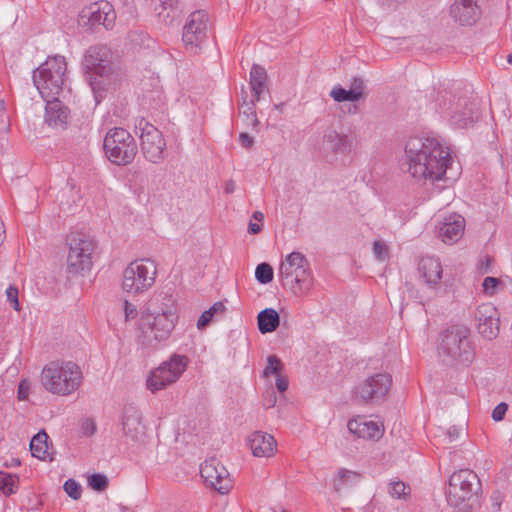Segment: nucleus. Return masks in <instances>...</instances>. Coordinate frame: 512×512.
I'll return each mask as SVG.
<instances>
[{
    "label": "nucleus",
    "instance_id": "obj_31",
    "mask_svg": "<svg viewBox=\"0 0 512 512\" xmlns=\"http://www.w3.org/2000/svg\"><path fill=\"white\" fill-rule=\"evenodd\" d=\"M48 435L45 431L38 432L30 441V451L33 457L44 460L48 450Z\"/></svg>",
    "mask_w": 512,
    "mask_h": 512
},
{
    "label": "nucleus",
    "instance_id": "obj_48",
    "mask_svg": "<svg viewBox=\"0 0 512 512\" xmlns=\"http://www.w3.org/2000/svg\"><path fill=\"white\" fill-rule=\"evenodd\" d=\"M277 401L276 394L273 390L268 391L263 399V406L265 409H269L275 406Z\"/></svg>",
    "mask_w": 512,
    "mask_h": 512
},
{
    "label": "nucleus",
    "instance_id": "obj_18",
    "mask_svg": "<svg viewBox=\"0 0 512 512\" xmlns=\"http://www.w3.org/2000/svg\"><path fill=\"white\" fill-rule=\"evenodd\" d=\"M200 474L205 483L220 494L230 491L231 481L226 468L215 458L206 460L200 466Z\"/></svg>",
    "mask_w": 512,
    "mask_h": 512
},
{
    "label": "nucleus",
    "instance_id": "obj_14",
    "mask_svg": "<svg viewBox=\"0 0 512 512\" xmlns=\"http://www.w3.org/2000/svg\"><path fill=\"white\" fill-rule=\"evenodd\" d=\"M135 127L141 131V150L144 157L151 163H160L164 159L166 148L161 131L144 118L139 119Z\"/></svg>",
    "mask_w": 512,
    "mask_h": 512
},
{
    "label": "nucleus",
    "instance_id": "obj_44",
    "mask_svg": "<svg viewBox=\"0 0 512 512\" xmlns=\"http://www.w3.org/2000/svg\"><path fill=\"white\" fill-rule=\"evenodd\" d=\"M364 88L365 83L361 77H354L352 79L350 89L351 91H354V93L359 94V99H361L364 96Z\"/></svg>",
    "mask_w": 512,
    "mask_h": 512
},
{
    "label": "nucleus",
    "instance_id": "obj_35",
    "mask_svg": "<svg viewBox=\"0 0 512 512\" xmlns=\"http://www.w3.org/2000/svg\"><path fill=\"white\" fill-rule=\"evenodd\" d=\"M274 271L270 264L263 262L255 269V278L260 284H268L273 280Z\"/></svg>",
    "mask_w": 512,
    "mask_h": 512
},
{
    "label": "nucleus",
    "instance_id": "obj_17",
    "mask_svg": "<svg viewBox=\"0 0 512 512\" xmlns=\"http://www.w3.org/2000/svg\"><path fill=\"white\" fill-rule=\"evenodd\" d=\"M391 384L392 378L389 374H374L358 385L355 397L363 403L380 401L388 394Z\"/></svg>",
    "mask_w": 512,
    "mask_h": 512
},
{
    "label": "nucleus",
    "instance_id": "obj_22",
    "mask_svg": "<svg viewBox=\"0 0 512 512\" xmlns=\"http://www.w3.org/2000/svg\"><path fill=\"white\" fill-rule=\"evenodd\" d=\"M465 228V219L458 214L450 215L445 218L444 223L439 229V235L445 243H454L458 241Z\"/></svg>",
    "mask_w": 512,
    "mask_h": 512
},
{
    "label": "nucleus",
    "instance_id": "obj_52",
    "mask_svg": "<svg viewBox=\"0 0 512 512\" xmlns=\"http://www.w3.org/2000/svg\"><path fill=\"white\" fill-rule=\"evenodd\" d=\"M276 387L280 392H284L288 388V380L280 375L276 378Z\"/></svg>",
    "mask_w": 512,
    "mask_h": 512
},
{
    "label": "nucleus",
    "instance_id": "obj_11",
    "mask_svg": "<svg viewBox=\"0 0 512 512\" xmlns=\"http://www.w3.org/2000/svg\"><path fill=\"white\" fill-rule=\"evenodd\" d=\"M157 267L150 259H140L131 262L123 272V290L140 294L148 290L155 282Z\"/></svg>",
    "mask_w": 512,
    "mask_h": 512
},
{
    "label": "nucleus",
    "instance_id": "obj_51",
    "mask_svg": "<svg viewBox=\"0 0 512 512\" xmlns=\"http://www.w3.org/2000/svg\"><path fill=\"white\" fill-rule=\"evenodd\" d=\"M239 140L244 148H251L254 144V138L245 132L239 135Z\"/></svg>",
    "mask_w": 512,
    "mask_h": 512
},
{
    "label": "nucleus",
    "instance_id": "obj_42",
    "mask_svg": "<svg viewBox=\"0 0 512 512\" xmlns=\"http://www.w3.org/2000/svg\"><path fill=\"white\" fill-rule=\"evenodd\" d=\"M499 283V279L495 277H486L482 283L483 291L486 294L492 295L494 294Z\"/></svg>",
    "mask_w": 512,
    "mask_h": 512
},
{
    "label": "nucleus",
    "instance_id": "obj_43",
    "mask_svg": "<svg viewBox=\"0 0 512 512\" xmlns=\"http://www.w3.org/2000/svg\"><path fill=\"white\" fill-rule=\"evenodd\" d=\"M6 295L8 301L13 305V308L16 311L20 310L19 301H18V289L14 286H9L6 290Z\"/></svg>",
    "mask_w": 512,
    "mask_h": 512
},
{
    "label": "nucleus",
    "instance_id": "obj_25",
    "mask_svg": "<svg viewBox=\"0 0 512 512\" xmlns=\"http://www.w3.org/2000/svg\"><path fill=\"white\" fill-rule=\"evenodd\" d=\"M418 270L430 287L436 286L442 278L441 263L434 257H423L419 262Z\"/></svg>",
    "mask_w": 512,
    "mask_h": 512
},
{
    "label": "nucleus",
    "instance_id": "obj_34",
    "mask_svg": "<svg viewBox=\"0 0 512 512\" xmlns=\"http://www.w3.org/2000/svg\"><path fill=\"white\" fill-rule=\"evenodd\" d=\"M330 96L334 99L336 102H356L359 100V94L354 93V91H351V89H344L340 85L335 86L331 92Z\"/></svg>",
    "mask_w": 512,
    "mask_h": 512
},
{
    "label": "nucleus",
    "instance_id": "obj_20",
    "mask_svg": "<svg viewBox=\"0 0 512 512\" xmlns=\"http://www.w3.org/2000/svg\"><path fill=\"white\" fill-rule=\"evenodd\" d=\"M450 15L461 26L474 25L481 16L476 0H455L450 7Z\"/></svg>",
    "mask_w": 512,
    "mask_h": 512
},
{
    "label": "nucleus",
    "instance_id": "obj_57",
    "mask_svg": "<svg viewBox=\"0 0 512 512\" xmlns=\"http://www.w3.org/2000/svg\"><path fill=\"white\" fill-rule=\"evenodd\" d=\"M4 239H5L4 223L2 220H0V245L3 243Z\"/></svg>",
    "mask_w": 512,
    "mask_h": 512
},
{
    "label": "nucleus",
    "instance_id": "obj_3",
    "mask_svg": "<svg viewBox=\"0 0 512 512\" xmlns=\"http://www.w3.org/2000/svg\"><path fill=\"white\" fill-rule=\"evenodd\" d=\"M82 66L94 94L95 102L99 103L104 97V92L110 85V79L114 74L110 48L104 44L90 46L85 51Z\"/></svg>",
    "mask_w": 512,
    "mask_h": 512
},
{
    "label": "nucleus",
    "instance_id": "obj_58",
    "mask_svg": "<svg viewBox=\"0 0 512 512\" xmlns=\"http://www.w3.org/2000/svg\"><path fill=\"white\" fill-rule=\"evenodd\" d=\"M252 217L257 221H262L264 219V214L260 211H256L253 213Z\"/></svg>",
    "mask_w": 512,
    "mask_h": 512
},
{
    "label": "nucleus",
    "instance_id": "obj_19",
    "mask_svg": "<svg viewBox=\"0 0 512 512\" xmlns=\"http://www.w3.org/2000/svg\"><path fill=\"white\" fill-rule=\"evenodd\" d=\"M474 317L479 334L489 340L497 337L499 333V313L493 304L484 303L479 305Z\"/></svg>",
    "mask_w": 512,
    "mask_h": 512
},
{
    "label": "nucleus",
    "instance_id": "obj_33",
    "mask_svg": "<svg viewBox=\"0 0 512 512\" xmlns=\"http://www.w3.org/2000/svg\"><path fill=\"white\" fill-rule=\"evenodd\" d=\"M255 99L247 102L246 98H243V103L241 105V113L245 117V121L247 125H251L253 128H257L259 125V120L257 118V114L255 111Z\"/></svg>",
    "mask_w": 512,
    "mask_h": 512
},
{
    "label": "nucleus",
    "instance_id": "obj_53",
    "mask_svg": "<svg viewBox=\"0 0 512 512\" xmlns=\"http://www.w3.org/2000/svg\"><path fill=\"white\" fill-rule=\"evenodd\" d=\"M490 262H491V259L489 257H486L485 261H481V263L479 265V270L481 273H487L489 271Z\"/></svg>",
    "mask_w": 512,
    "mask_h": 512
},
{
    "label": "nucleus",
    "instance_id": "obj_30",
    "mask_svg": "<svg viewBox=\"0 0 512 512\" xmlns=\"http://www.w3.org/2000/svg\"><path fill=\"white\" fill-rule=\"evenodd\" d=\"M106 7H109L108 3L104 4L103 9L97 4H93L81 12V18H86L91 27L101 24L104 25L108 15L104 10Z\"/></svg>",
    "mask_w": 512,
    "mask_h": 512
},
{
    "label": "nucleus",
    "instance_id": "obj_10",
    "mask_svg": "<svg viewBox=\"0 0 512 512\" xmlns=\"http://www.w3.org/2000/svg\"><path fill=\"white\" fill-rule=\"evenodd\" d=\"M188 364L186 355L173 354L169 360L150 371L146 380L147 389L152 393L166 389L181 377Z\"/></svg>",
    "mask_w": 512,
    "mask_h": 512
},
{
    "label": "nucleus",
    "instance_id": "obj_50",
    "mask_svg": "<svg viewBox=\"0 0 512 512\" xmlns=\"http://www.w3.org/2000/svg\"><path fill=\"white\" fill-rule=\"evenodd\" d=\"M83 434L86 436L93 435L96 431V426L93 420L87 419L82 424Z\"/></svg>",
    "mask_w": 512,
    "mask_h": 512
},
{
    "label": "nucleus",
    "instance_id": "obj_39",
    "mask_svg": "<svg viewBox=\"0 0 512 512\" xmlns=\"http://www.w3.org/2000/svg\"><path fill=\"white\" fill-rule=\"evenodd\" d=\"M64 491L69 497L74 500H78L81 497L82 488L81 485L74 479H68L65 481L63 486Z\"/></svg>",
    "mask_w": 512,
    "mask_h": 512
},
{
    "label": "nucleus",
    "instance_id": "obj_40",
    "mask_svg": "<svg viewBox=\"0 0 512 512\" xmlns=\"http://www.w3.org/2000/svg\"><path fill=\"white\" fill-rule=\"evenodd\" d=\"M407 486L402 481H392L389 484V494L396 499H405Z\"/></svg>",
    "mask_w": 512,
    "mask_h": 512
},
{
    "label": "nucleus",
    "instance_id": "obj_24",
    "mask_svg": "<svg viewBox=\"0 0 512 512\" xmlns=\"http://www.w3.org/2000/svg\"><path fill=\"white\" fill-rule=\"evenodd\" d=\"M323 145L325 149L333 153H350L354 147V141L345 134H340L335 130H327L323 136Z\"/></svg>",
    "mask_w": 512,
    "mask_h": 512
},
{
    "label": "nucleus",
    "instance_id": "obj_29",
    "mask_svg": "<svg viewBox=\"0 0 512 512\" xmlns=\"http://www.w3.org/2000/svg\"><path fill=\"white\" fill-rule=\"evenodd\" d=\"M361 478L362 475L357 471L339 468L332 481L333 489L335 492L340 493L343 488L351 487L359 483Z\"/></svg>",
    "mask_w": 512,
    "mask_h": 512
},
{
    "label": "nucleus",
    "instance_id": "obj_26",
    "mask_svg": "<svg viewBox=\"0 0 512 512\" xmlns=\"http://www.w3.org/2000/svg\"><path fill=\"white\" fill-rule=\"evenodd\" d=\"M348 430L359 438L378 439L382 431L378 423L364 418L350 420L347 424Z\"/></svg>",
    "mask_w": 512,
    "mask_h": 512
},
{
    "label": "nucleus",
    "instance_id": "obj_8",
    "mask_svg": "<svg viewBox=\"0 0 512 512\" xmlns=\"http://www.w3.org/2000/svg\"><path fill=\"white\" fill-rule=\"evenodd\" d=\"M103 149L107 159L117 166L129 165L138 152L134 137L126 129L120 127L108 130L103 140Z\"/></svg>",
    "mask_w": 512,
    "mask_h": 512
},
{
    "label": "nucleus",
    "instance_id": "obj_5",
    "mask_svg": "<svg viewBox=\"0 0 512 512\" xmlns=\"http://www.w3.org/2000/svg\"><path fill=\"white\" fill-rule=\"evenodd\" d=\"M40 381L48 392L66 396L80 387L82 372L72 361H52L42 369Z\"/></svg>",
    "mask_w": 512,
    "mask_h": 512
},
{
    "label": "nucleus",
    "instance_id": "obj_38",
    "mask_svg": "<svg viewBox=\"0 0 512 512\" xmlns=\"http://www.w3.org/2000/svg\"><path fill=\"white\" fill-rule=\"evenodd\" d=\"M283 364L276 355H269L267 358V366L263 371V376L268 377L270 374H277L281 371Z\"/></svg>",
    "mask_w": 512,
    "mask_h": 512
},
{
    "label": "nucleus",
    "instance_id": "obj_36",
    "mask_svg": "<svg viewBox=\"0 0 512 512\" xmlns=\"http://www.w3.org/2000/svg\"><path fill=\"white\" fill-rule=\"evenodd\" d=\"M18 481V477L7 472L0 471V490L5 495L15 492L14 487Z\"/></svg>",
    "mask_w": 512,
    "mask_h": 512
},
{
    "label": "nucleus",
    "instance_id": "obj_16",
    "mask_svg": "<svg viewBox=\"0 0 512 512\" xmlns=\"http://www.w3.org/2000/svg\"><path fill=\"white\" fill-rule=\"evenodd\" d=\"M121 428L127 442L136 445L144 444L147 438V427L143 422V415L139 407L127 404L121 415Z\"/></svg>",
    "mask_w": 512,
    "mask_h": 512
},
{
    "label": "nucleus",
    "instance_id": "obj_6",
    "mask_svg": "<svg viewBox=\"0 0 512 512\" xmlns=\"http://www.w3.org/2000/svg\"><path fill=\"white\" fill-rule=\"evenodd\" d=\"M278 276L282 285L289 286L296 295L307 293L313 285L309 262L301 252L293 251L282 260Z\"/></svg>",
    "mask_w": 512,
    "mask_h": 512
},
{
    "label": "nucleus",
    "instance_id": "obj_23",
    "mask_svg": "<svg viewBox=\"0 0 512 512\" xmlns=\"http://www.w3.org/2000/svg\"><path fill=\"white\" fill-rule=\"evenodd\" d=\"M144 312L154 315L157 312L161 316L162 314L168 315L169 313L171 315L169 318L178 320L176 301L171 295L166 293H161L151 298Z\"/></svg>",
    "mask_w": 512,
    "mask_h": 512
},
{
    "label": "nucleus",
    "instance_id": "obj_9",
    "mask_svg": "<svg viewBox=\"0 0 512 512\" xmlns=\"http://www.w3.org/2000/svg\"><path fill=\"white\" fill-rule=\"evenodd\" d=\"M441 112L449 117L455 128H467L479 119V104L476 100L458 98L454 101L448 92H444L437 99Z\"/></svg>",
    "mask_w": 512,
    "mask_h": 512
},
{
    "label": "nucleus",
    "instance_id": "obj_54",
    "mask_svg": "<svg viewBox=\"0 0 512 512\" xmlns=\"http://www.w3.org/2000/svg\"><path fill=\"white\" fill-rule=\"evenodd\" d=\"M262 227L257 224V223H253L252 221H250L249 223V227H248V232L250 234H257L261 231Z\"/></svg>",
    "mask_w": 512,
    "mask_h": 512
},
{
    "label": "nucleus",
    "instance_id": "obj_32",
    "mask_svg": "<svg viewBox=\"0 0 512 512\" xmlns=\"http://www.w3.org/2000/svg\"><path fill=\"white\" fill-rule=\"evenodd\" d=\"M226 311V307L222 302L214 303L208 310L204 311L197 321V328L204 329L212 321L215 315H223Z\"/></svg>",
    "mask_w": 512,
    "mask_h": 512
},
{
    "label": "nucleus",
    "instance_id": "obj_27",
    "mask_svg": "<svg viewBox=\"0 0 512 512\" xmlns=\"http://www.w3.org/2000/svg\"><path fill=\"white\" fill-rule=\"evenodd\" d=\"M250 86L253 94V99L259 101L261 95L268 91L267 89V72L257 64H254L250 71Z\"/></svg>",
    "mask_w": 512,
    "mask_h": 512
},
{
    "label": "nucleus",
    "instance_id": "obj_59",
    "mask_svg": "<svg viewBox=\"0 0 512 512\" xmlns=\"http://www.w3.org/2000/svg\"><path fill=\"white\" fill-rule=\"evenodd\" d=\"M507 62L512 64V53L507 56Z\"/></svg>",
    "mask_w": 512,
    "mask_h": 512
},
{
    "label": "nucleus",
    "instance_id": "obj_28",
    "mask_svg": "<svg viewBox=\"0 0 512 512\" xmlns=\"http://www.w3.org/2000/svg\"><path fill=\"white\" fill-rule=\"evenodd\" d=\"M258 329L262 334L274 332L280 325V315L273 308H266L257 316Z\"/></svg>",
    "mask_w": 512,
    "mask_h": 512
},
{
    "label": "nucleus",
    "instance_id": "obj_45",
    "mask_svg": "<svg viewBox=\"0 0 512 512\" xmlns=\"http://www.w3.org/2000/svg\"><path fill=\"white\" fill-rule=\"evenodd\" d=\"M508 409V405L505 402L499 403L492 411V418L494 421H501Z\"/></svg>",
    "mask_w": 512,
    "mask_h": 512
},
{
    "label": "nucleus",
    "instance_id": "obj_56",
    "mask_svg": "<svg viewBox=\"0 0 512 512\" xmlns=\"http://www.w3.org/2000/svg\"><path fill=\"white\" fill-rule=\"evenodd\" d=\"M173 0H161L160 6L162 7V10H166L168 8L172 9Z\"/></svg>",
    "mask_w": 512,
    "mask_h": 512
},
{
    "label": "nucleus",
    "instance_id": "obj_47",
    "mask_svg": "<svg viewBox=\"0 0 512 512\" xmlns=\"http://www.w3.org/2000/svg\"><path fill=\"white\" fill-rule=\"evenodd\" d=\"M124 312L126 321L136 318L138 314L136 306L128 301L124 303Z\"/></svg>",
    "mask_w": 512,
    "mask_h": 512
},
{
    "label": "nucleus",
    "instance_id": "obj_37",
    "mask_svg": "<svg viewBox=\"0 0 512 512\" xmlns=\"http://www.w3.org/2000/svg\"><path fill=\"white\" fill-rule=\"evenodd\" d=\"M109 480L106 475L93 473L88 477V485L97 492H103L107 489Z\"/></svg>",
    "mask_w": 512,
    "mask_h": 512
},
{
    "label": "nucleus",
    "instance_id": "obj_7",
    "mask_svg": "<svg viewBox=\"0 0 512 512\" xmlns=\"http://www.w3.org/2000/svg\"><path fill=\"white\" fill-rule=\"evenodd\" d=\"M169 313L156 315L142 312L138 323L137 341L144 348L155 349L167 341L177 323V319L169 318Z\"/></svg>",
    "mask_w": 512,
    "mask_h": 512
},
{
    "label": "nucleus",
    "instance_id": "obj_2",
    "mask_svg": "<svg viewBox=\"0 0 512 512\" xmlns=\"http://www.w3.org/2000/svg\"><path fill=\"white\" fill-rule=\"evenodd\" d=\"M67 70L65 57L56 55L33 71V83L46 101L45 123L57 130L67 127L70 110L58 98L63 91Z\"/></svg>",
    "mask_w": 512,
    "mask_h": 512
},
{
    "label": "nucleus",
    "instance_id": "obj_55",
    "mask_svg": "<svg viewBox=\"0 0 512 512\" xmlns=\"http://www.w3.org/2000/svg\"><path fill=\"white\" fill-rule=\"evenodd\" d=\"M235 188H236V185H235V182L233 180H228L225 183L224 190H225V192L227 194H232L235 191Z\"/></svg>",
    "mask_w": 512,
    "mask_h": 512
},
{
    "label": "nucleus",
    "instance_id": "obj_15",
    "mask_svg": "<svg viewBox=\"0 0 512 512\" xmlns=\"http://www.w3.org/2000/svg\"><path fill=\"white\" fill-rule=\"evenodd\" d=\"M208 14L198 10L191 13L183 27L182 41L186 50L198 53L207 38Z\"/></svg>",
    "mask_w": 512,
    "mask_h": 512
},
{
    "label": "nucleus",
    "instance_id": "obj_4",
    "mask_svg": "<svg viewBox=\"0 0 512 512\" xmlns=\"http://www.w3.org/2000/svg\"><path fill=\"white\" fill-rule=\"evenodd\" d=\"M438 350L444 362L470 366L476 356L471 330L461 324L446 328L440 335Z\"/></svg>",
    "mask_w": 512,
    "mask_h": 512
},
{
    "label": "nucleus",
    "instance_id": "obj_41",
    "mask_svg": "<svg viewBox=\"0 0 512 512\" xmlns=\"http://www.w3.org/2000/svg\"><path fill=\"white\" fill-rule=\"evenodd\" d=\"M373 253L379 261H384L389 257L388 246L383 241H374Z\"/></svg>",
    "mask_w": 512,
    "mask_h": 512
},
{
    "label": "nucleus",
    "instance_id": "obj_49",
    "mask_svg": "<svg viewBox=\"0 0 512 512\" xmlns=\"http://www.w3.org/2000/svg\"><path fill=\"white\" fill-rule=\"evenodd\" d=\"M28 391H29V384L26 380H22L18 385V399L19 400H26L28 397Z\"/></svg>",
    "mask_w": 512,
    "mask_h": 512
},
{
    "label": "nucleus",
    "instance_id": "obj_1",
    "mask_svg": "<svg viewBox=\"0 0 512 512\" xmlns=\"http://www.w3.org/2000/svg\"><path fill=\"white\" fill-rule=\"evenodd\" d=\"M407 172L417 182L433 183L445 178L452 164L449 148L433 136L410 137L405 145Z\"/></svg>",
    "mask_w": 512,
    "mask_h": 512
},
{
    "label": "nucleus",
    "instance_id": "obj_21",
    "mask_svg": "<svg viewBox=\"0 0 512 512\" xmlns=\"http://www.w3.org/2000/svg\"><path fill=\"white\" fill-rule=\"evenodd\" d=\"M248 443L256 457H271L276 452V440L272 435L262 431L253 432L248 437Z\"/></svg>",
    "mask_w": 512,
    "mask_h": 512
},
{
    "label": "nucleus",
    "instance_id": "obj_13",
    "mask_svg": "<svg viewBox=\"0 0 512 512\" xmlns=\"http://www.w3.org/2000/svg\"><path fill=\"white\" fill-rule=\"evenodd\" d=\"M480 489V479L474 471L461 469L454 472L449 478L447 490L448 504L458 507L466 500H470Z\"/></svg>",
    "mask_w": 512,
    "mask_h": 512
},
{
    "label": "nucleus",
    "instance_id": "obj_12",
    "mask_svg": "<svg viewBox=\"0 0 512 512\" xmlns=\"http://www.w3.org/2000/svg\"><path fill=\"white\" fill-rule=\"evenodd\" d=\"M69 252L67 271L70 274H83L92 267V254L95 249L94 241L86 234L71 233L67 237Z\"/></svg>",
    "mask_w": 512,
    "mask_h": 512
},
{
    "label": "nucleus",
    "instance_id": "obj_46",
    "mask_svg": "<svg viewBox=\"0 0 512 512\" xmlns=\"http://www.w3.org/2000/svg\"><path fill=\"white\" fill-rule=\"evenodd\" d=\"M463 428L462 427H458V426H451L448 430H447V433H446V436L448 438V441L449 443H453L455 442L456 440H458V438L460 437V435L463 433Z\"/></svg>",
    "mask_w": 512,
    "mask_h": 512
}]
</instances>
